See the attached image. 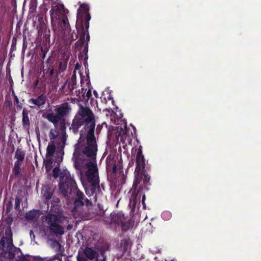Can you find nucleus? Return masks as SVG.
Masks as SVG:
<instances>
[{"mask_svg": "<svg viewBox=\"0 0 261 261\" xmlns=\"http://www.w3.org/2000/svg\"><path fill=\"white\" fill-rule=\"evenodd\" d=\"M79 110L72 120L70 129L74 134H77L79 128L83 126L81 131V137L75 145L73 156L77 153L79 149L82 146V140L87 138V144L83 152L91 161L76 159L74 162L75 168L80 171L81 179L85 188L87 195H93L99 186V180L98 169L96 163L97 145L94 136L95 129V117L92 111L87 107L79 104Z\"/></svg>", "mask_w": 261, "mask_h": 261, "instance_id": "1", "label": "nucleus"}, {"mask_svg": "<svg viewBox=\"0 0 261 261\" xmlns=\"http://www.w3.org/2000/svg\"><path fill=\"white\" fill-rule=\"evenodd\" d=\"M53 176L59 177V189L63 196L67 199H73L74 195L76 198L74 200V208L85 204L88 207L92 206V202L88 199H84V194L76 188V183L67 170L61 171L59 167L53 169Z\"/></svg>", "mask_w": 261, "mask_h": 261, "instance_id": "2", "label": "nucleus"}, {"mask_svg": "<svg viewBox=\"0 0 261 261\" xmlns=\"http://www.w3.org/2000/svg\"><path fill=\"white\" fill-rule=\"evenodd\" d=\"M136 164L135 173L136 174V178L133 184V189L131 190L132 195L129 199V205L132 211H134L136 204L139 202L142 195L141 193L138 191L136 192V187L139 184V179L142 177V172L144 170L145 167L144 157L142 154V151L141 148L138 150L136 155Z\"/></svg>", "mask_w": 261, "mask_h": 261, "instance_id": "3", "label": "nucleus"}, {"mask_svg": "<svg viewBox=\"0 0 261 261\" xmlns=\"http://www.w3.org/2000/svg\"><path fill=\"white\" fill-rule=\"evenodd\" d=\"M77 261H106L105 250L96 247H81L76 257Z\"/></svg>", "mask_w": 261, "mask_h": 261, "instance_id": "4", "label": "nucleus"}, {"mask_svg": "<svg viewBox=\"0 0 261 261\" xmlns=\"http://www.w3.org/2000/svg\"><path fill=\"white\" fill-rule=\"evenodd\" d=\"M2 238L0 240V248L4 252L8 253V257L12 258L13 255L11 253V251L14 247L12 243V232L10 227L5 228L4 233L2 234Z\"/></svg>", "mask_w": 261, "mask_h": 261, "instance_id": "5", "label": "nucleus"}, {"mask_svg": "<svg viewBox=\"0 0 261 261\" xmlns=\"http://www.w3.org/2000/svg\"><path fill=\"white\" fill-rule=\"evenodd\" d=\"M69 112L68 106L64 104L61 106L57 107L54 111L48 113L45 118L50 122L54 123L56 127L58 123L61 120L62 117L66 116Z\"/></svg>", "mask_w": 261, "mask_h": 261, "instance_id": "6", "label": "nucleus"}, {"mask_svg": "<svg viewBox=\"0 0 261 261\" xmlns=\"http://www.w3.org/2000/svg\"><path fill=\"white\" fill-rule=\"evenodd\" d=\"M46 221L48 227L51 232L56 235H62L64 234V228L59 224V218L57 215L48 214L46 217Z\"/></svg>", "mask_w": 261, "mask_h": 261, "instance_id": "7", "label": "nucleus"}, {"mask_svg": "<svg viewBox=\"0 0 261 261\" xmlns=\"http://www.w3.org/2000/svg\"><path fill=\"white\" fill-rule=\"evenodd\" d=\"M112 220L114 224L120 225L124 231H127L133 226L132 220L128 217H125L124 214L122 212L113 214Z\"/></svg>", "mask_w": 261, "mask_h": 261, "instance_id": "8", "label": "nucleus"}, {"mask_svg": "<svg viewBox=\"0 0 261 261\" xmlns=\"http://www.w3.org/2000/svg\"><path fill=\"white\" fill-rule=\"evenodd\" d=\"M49 137L51 140L56 139L63 144L65 143L66 139V133L63 128L61 129L60 132L56 129H51L49 133Z\"/></svg>", "mask_w": 261, "mask_h": 261, "instance_id": "9", "label": "nucleus"}, {"mask_svg": "<svg viewBox=\"0 0 261 261\" xmlns=\"http://www.w3.org/2000/svg\"><path fill=\"white\" fill-rule=\"evenodd\" d=\"M60 27L62 30L58 31V35L61 37L66 36L70 31L69 24L66 16L63 17L60 23Z\"/></svg>", "mask_w": 261, "mask_h": 261, "instance_id": "10", "label": "nucleus"}, {"mask_svg": "<svg viewBox=\"0 0 261 261\" xmlns=\"http://www.w3.org/2000/svg\"><path fill=\"white\" fill-rule=\"evenodd\" d=\"M47 100L46 96L44 95H41L38 96L36 98H31L29 100V102L33 105L30 106L32 108L37 106L39 108L43 107L46 102Z\"/></svg>", "mask_w": 261, "mask_h": 261, "instance_id": "11", "label": "nucleus"}, {"mask_svg": "<svg viewBox=\"0 0 261 261\" xmlns=\"http://www.w3.org/2000/svg\"><path fill=\"white\" fill-rule=\"evenodd\" d=\"M62 161V157L57 155L56 159L54 160V158H46L45 160V168L47 171L50 170L53 166H55V163H57V166H58Z\"/></svg>", "mask_w": 261, "mask_h": 261, "instance_id": "12", "label": "nucleus"}, {"mask_svg": "<svg viewBox=\"0 0 261 261\" xmlns=\"http://www.w3.org/2000/svg\"><path fill=\"white\" fill-rule=\"evenodd\" d=\"M89 27L88 23L86 24V30H85L83 27L79 30L78 33L80 35V41L83 44H84L86 42L89 40L90 36L88 33V29Z\"/></svg>", "mask_w": 261, "mask_h": 261, "instance_id": "13", "label": "nucleus"}, {"mask_svg": "<svg viewBox=\"0 0 261 261\" xmlns=\"http://www.w3.org/2000/svg\"><path fill=\"white\" fill-rule=\"evenodd\" d=\"M76 75L74 73L70 79L67 81V89L66 90L67 94L69 93H73V90L76 88Z\"/></svg>", "mask_w": 261, "mask_h": 261, "instance_id": "14", "label": "nucleus"}, {"mask_svg": "<svg viewBox=\"0 0 261 261\" xmlns=\"http://www.w3.org/2000/svg\"><path fill=\"white\" fill-rule=\"evenodd\" d=\"M89 8L88 5L86 4H81L80 8L77 10V17L81 13H82L85 17L86 20L88 21L90 19V16L88 13Z\"/></svg>", "mask_w": 261, "mask_h": 261, "instance_id": "15", "label": "nucleus"}, {"mask_svg": "<svg viewBox=\"0 0 261 261\" xmlns=\"http://www.w3.org/2000/svg\"><path fill=\"white\" fill-rule=\"evenodd\" d=\"M40 216V213L39 210H33L26 213L25 218L29 221H36Z\"/></svg>", "mask_w": 261, "mask_h": 261, "instance_id": "16", "label": "nucleus"}, {"mask_svg": "<svg viewBox=\"0 0 261 261\" xmlns=\"http://www.w3.org/2000/svg\"><path fill=\"white\" fill-rule=\"evenodd\" d=\"M56 149L54 141H51L48 145L46 149V158H53Z\"/></svg>", "mask_w": 261, "mask_h": 261, "instance_id": "17", "label": "nucleus"}, {"mask_svg": "<svg viewBox=\"0 0 261 261\" xmlns=\"http://www.w3.org/2000/svg\"><path fill=\"white\" fill-rule=\"evenodd\" d=\"M28 111L25 109L22 111V124L24 128L29 129L30 126V120L28 116Z\"/></svg>", "mask_w": 261, "mask_h": 261, "instance_id": "18", "label": "nucleus"}, {"mask_svg": "<svg viewBox=\"0 0 261 261\" xmlns=\"http://www.w3.org/2000/svg\"><path fill=\"white\" fill-rule=\"evenodd\" d=\"M64 9V6L63 5H57L55 6L52 7L50 11V16L51 17H56L58 14L61 12Z\"/></svg>", "mask_w": 261, "mask_h": 261, "instance_id": "19", "label": "nucleus"}, {"mask_svg": "<svg viewBox=\"0 0 261 261\" xmlns=\"http://www.w3.org/2000/svg\"><path fill=\"white\" fill-rule=\"evenodd\" d=\"M132 243L129 238H124L120 243V248L123 252H126L130 248Z\"/></svg>", "mask_w": 261, "mask_h": 261, "instance_id": "20", "label": "nucleus"}, {"mask_svg": "<svg viewBox=\"0 0 261 261\" xmlns=\"http://www.w3.org/2000/svg\"><path fill=\"white\" fill-rule=\"evenodd\" d=\"M43 198L46 201L45 202H47V200H49L53 195V190L48 188L45 187L43 189L42 191Z\"/></svg>", "mask_w": 261, "mask_h": 261, "instance_id": "21", "label": "nucleus"}, {"mask_svg": "<svg viewBox=\"0 0 261 261\" xmlns=\"http://www.w3.org/2000/svg\"><path fill=\"white\" fill-rule=\"evenodd\" d=\"M25 156V153L23 151L17 149L15 152V157L17 159L16 162L22 163Z\"/></svg>", "mask_w": 261, "mask_h": 261, "instance_id": "22", "label": "nucleus"}, {"mask_svg": "<svg viewBox=\"0 0 261 261\" xmlns=\"http://www.w3.org/2000/svg\"><path fill=\"white\" fill-rule=\"evenodd\" d=\"M51 247L58 253L62 254L63 251L61 250V245L59 242L57 241H53L50 244Z\"/></svg>", "mask_w": 261, "mask_h": 261, "instance_id": "23", "label": "nucleus"}, {"mask_svg": "<svg viewBox=\"0 0 261 261\" xmlns=\"http://www.w3.org/2000/svg\"><path fill=\"white\" fill-rule=\"evenodd\" d=\"M81 93H82V98L83 100L87 101L89 98L92 96V93L91 90L89 89H82V92Z\"/></svg>", "mask_w": 261, "mask_h": 261, "instance_id": "24", "label": "nucleus"}, {"mask_svg": "<svg viewBox=\"0 0 261 261\" xmlns=\"http://www.w3.org/2000/svg\"><path fill=\"white\" fill-rule=\"evenodd\" d=\"M22 163H19L18 162H15L14 163V166L13 168V173L15 176H18L21 172V167Z\"/></svg>", "mask_w": 261, "mask_h": 261, "instance_id": "25", "label": "nucleus"}, {"mask_svg": "<svg viewBox=\"0 0 261 261\" xmlns=\"http://www.w3.org/2000/svg\"><path fill=\"white\" fill-rule=\"evenodd\" d=\"M112 215H113V214H111L110 216L106 217L105 215L103 216L102 217V220L107 224H114L113 220H112Z\"/></svg>", "mask_w": 261, "mask_h": 261, "instance_id": "26", "label": "nucleus"}, {"mask_svg": "<svg viewBox=\"0 0 261 261\" xmlns=\"http://www.w3.org/2000/svg\"><path fill=\"white\" fill-rule=\"evenodd\" d=\"M62 254L58 253L54 257L49 258V259H46V261H62Z\"/></svg>", "mask_w": 261, "mask_h": 261, "instance_id": "27", "label": "nucleus"}, {"mask_svg": "<svg viewBox=\"0 0 261 261\" xmlns=\"http://www.w3.org/2000/svg\"><path fill=\"white\" fill-rule=\"evenodd\" d=\"M142 177H140L139 179V183L140 182V181L141 179H143L144 183L148 182L150 179L149 176L147 174H146L145 173H144L143 171H142Z\"/></svg>", "mask_w": 261, "mask_h": 261, "instance_id": "28", "label": "nucleus"}, {"mask_svg": "<svg viewBox=\"0 0 261 261\" xmlns=\"http://www.w3.org/2000/svg\"><path fill=\"white\" fill-rule=\"evenodd\" d=\"M47 258H42L40 256H32L29 258V261H46Z\"/></svg>", "mask_w": 261, "mask_h": 261, "instance_id": "29", "label": "nucleus"}, {"mask_svg": "<svg viewBox=\"0 0 261 261\" xmlns=\"http://www.w3.org/2000/svg\"><path fill=\"white\" fill-rule=\"evenodd\" d=\"M59 202H60L59 198H58L57 197H55V198H53V199L52 200L51 204H53L54 205H55L58 204Z\"/></svg>", "mask_w": 261, "mask_h": 261, "instance_id": "30", "label": "nucleus"}, {"mask_svg": "<svg viewBox=\"0 0 261 261\" xmlns=\"http://www.w3.org/2000/svg\"><path fill=\"white\" fill-rule=\"evenodd\" d=\"M19 200L18 198H16L15 199V207H17L18 206H19Z\"/></svg>", "mask_w": 261, "mask_h": 261, "instance_id": "31", "label": "nucleus"}, {"mask_svg": "<svg viewBox=\"0 0 261 261\" xmlns=\"http://www.w3.org/2000/svg\"><path fill=\"white\" fill-rule=\"evenodd\" d=\"M145 200V196L144 194H143L142 195V204H143V206L144 207H145V203H144Z\"/></svg>", "mask_w": 261, "mask_h": 261, "instance_id": "32", "label": "nucleus"}, {"mask_svg": "<svg viewBox=\"0 0 261 261\" xmlns=\"http://www.w3.org/2000/svg\"><path fill=\"white\" fill-rule=\"evenodd\" d=\"M66 88H67V81L61 87V89L63 90Z\"/></svg>", "mask_w": 261, "mask_h": 261, "instance_id": "33", "label": "nucleus"}, {"mask_svg": "<svg viewBox=\"0 0 261 261\" xmlns=\"http://www.w3.org/2000/svg\"><path fill=\"white\" fill-rule=\"evenodd\" d=\"M14 101L17 103L19 102L18 98L16 96H15Z\"/></svg>", "mask_w": 261, "mask_h": 261, "instance_id": "34", "label": "nucleus"}, {"mask_svg": "<svg viewBox=\"0 0 261 261\" xmlns=\"http://www.w3.org/2000/svg\"><path fill=\"white\" fill-rule=\"evenodd\" d=\"M41 51H42V52H43V56H42V58L43 59H44V58H45V51H44V50H43V48H41Z\"/></svg>", "mask_w": 261, "mask_h": 261, "instance_id": "35", "label": "nucleus"}, {"mask_svg": "<svg viewBox=\"0 0 261 261\" xmlns=\"http://www.w3.org/2000/svg\"><path fill=\"white\" fill-rule=\"evenodd\" d=\"M75 92L76 93L77 95H78L80 94V91L79 92V93H77V91H75Z\"/></svg>", "mask_w": 261, "mask_h": 261, "instance_id": "36", "label": "nucleus"}, {"mask_svg": "<svg viewBox=\"0 0 261 261\" xmlns=\"http://www.w3.org/2000/svg\"><path fill=\"white\" fill-rule=\"evenodd\" d=\"M33 231L31 230L30 231V236H31L32 235Z\"/></svg>", "mask_w": 261, "mask_h": 261, "instance_id": "37", "label": "nucleus"}, {"mask_svg": "<svg viewBox=\"0 0 261 261\" xmlns=\"http://www.w3.org/2000/svg\"><path fill=\"white\" fill-rule=\"evenodd\" d=\"M100 213L104 214V212L103 211L100 212Z\"/></svg>", "mask_w": 261, "mask_h": 261, "instance_id": "38", "label": "nucleus"}, {"mask_svg": "<svg viewBox=\"0 0 261 261\" xmlns=\"http://www.w3.org/2000/svg\"><path fill=\"white\" fill-rule=\"evenodd\" d=\"M172 261H173V260H172Z\"/></svg>", "mask_w": 261, "mask_h": 261, "instance_id": "39", "label": "nucleus"}]
</instances>
